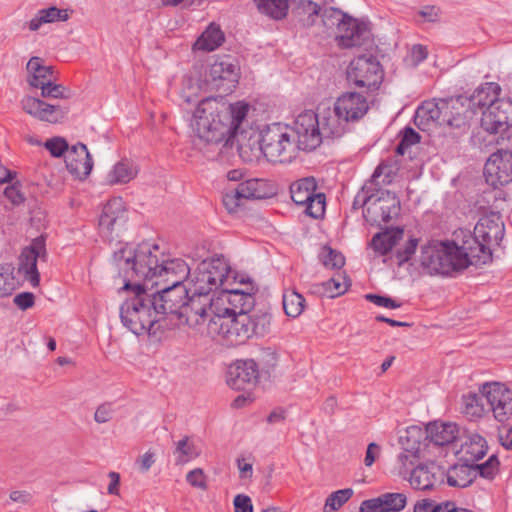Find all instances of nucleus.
Listing matches in <instances>:
<instances>
[{
  "mask_svg": "<svg viewBox=\"0 0 512 512\" xmlns=\"http://www.w3.org/2000/svg\"><path fill=\"white\" fill-rule=\"evenodd\" d=\"M480 88H476L472 95L464 96L459 95L456 97L446 98L447 104L452 105L454 108L449 109L446 118L451 121H447V126L451 128H465L470 125V122L477 115V111L480 107Z\"/></svg>",
  "mask_w": 512,
  "mask_h": 512,
  "instance_id": "f3484780",
  "label": "nucleus"
},
{
  "mask_svg": "<svg viewBox=\"0 0 512 512\" xmlns=\"http://www.w3.org/2000/svg\"><path fill=\"white\" fill-rule=\"evenodd\" d=\"M400 209V200L395 193L378 190V194H373L368 207L363 210V217L369 224L380 226L398 216Z\"/></svg>",
  "mask_w": 512,
  "mask_h": 512,
  "instance_id": "dca6fc26",
  "label": "nucleus"
},
{
  "mask_svg": "<svg viewBox=\"0 0 512 512\" xmlns=\"http://www.w3.org/2000/svg\"><path fill=\"white\" fill-rule=\"evenodd\" d=\"M247 148L255 158L263 155L272 162L290 161L298 151L289 126H283L280 123H273L260 132H253L248 139V144L240 143V154L246 153Z\"/></svg>",
  "mask_w": 512,
  "mask_h": 512,
  "instance_id": "423d86ee",
  "label": "nucleus"
},
{
  "mask_svg": "<svg viewBox=\"0 0 512 512\" xmlns=\"http://www.w3.org/2000/svg\"><path fill=\"white\" fill-rule=\"evenodd\" d=\"M395 171L391 164L381 162L374 170L369 183L375 186L390 184L394 178Z\"/></svg>",
  "mask_w": 512,
  "mask_h": 512,
  "instance_id": "de8ad7c7",
  "label": "nucleus"
},
{
  "mask_svg": "<svg viewBox=\"0 0 512 512\" xmlns=\"http://www.w3.org/2000/svg\"><path fill=\"white\" fill-rule=\"evenodd\" d=\"M456 503L453 501L436 502L432 499H422L415 503L414 512H455Z\"/></svg>",
  "mask_w": 512,
  "mask_h": 512,
  "instance_id": "c03bdc74",
  "label": "nucleus"
},
{
  "mask_svg": "<svg viewBox=\"0 0 512 512\" xmlns=\"http://www.w3.org/2000/svg\"><path fill=\"white\" fill-rule=\"evenodd\" d=\"M402 230L397 232H381L373 236L370 245L380 255H387L392 248L397 244L398 240L402 236Z\"/></svg>",
  "mask_w": 512,
  "mask_h": 512,
  "instance_id": "58836bf2",
  "label": "nucleus"
},
{
  "mask_svg": "<svg viewBox=\"0 0 512 512\" xmlns=\"http://www.w3.org/2000/svg\"><path fill=\"white\" fill-rule=\"evenodd\" d=\"M16 286L11 264L0 265V298L12 294Z\"/></svg>",
  "mask_w": 512,
  "mask_h": 512,
  "instance_id": "09e8293b",
  "label": "nucleus"
},
{
  "mask_svg": "<svg viewBox=\"0 0 512 512\" xmlns=\"http://www.w3.org/2000/svg\"><path fill=\"white\" fill-rule=\"evenodd\" d=\"M289 129L292 139H295L297 143L298 150L311 151L322 142L318 114L312 110H305L300 113Z\"/></svg>",
  "mask_w": 512,
  "mask_h": 512,
  "instance_id": "4468645a",
  "label": "nucleus"
},
{
  "mask_svg": "<svg viewBox=\"0 0 512 512\" xmlns=\"http://www.w3.org/2000/svg\"><path fill=\"white\" fill-rule=\"evenodd\" d=\"M334 107L348 123L358 121L369 109L366 97L357 92L343 93L335 101Z\"/></svg>",
  "mask_w": 512,
  "mask_h": 512,
  "instance_id": "393cba45",
  "label": "nucleus"
},
{
  "mask_svg": "<svg viewBox=\"0 0 512 512\" xmlns=\"http://www.w3.org/2000/svg\"><path fill=\"white\" fill-rule=\"evenodd\" d=\"M207 267L208 264L201 262L193 272L190 271L186 285L191 293L210 296V293L219 291L215 286V278L209 275Z\"/></svg>",
  "mask_w": 512,
  "mask_h": 512,
  "instance_id": "c756f323",
  "label": "nucleus"
},
{
  "mask_svg": "<svg viewBox=\"0 0 512 512\" xmlns=\"http://www.w3.org/2000/svg\"><path fill=\"white\" fill-rule=\"evenodd\" d=\"M45 258V240L42 237L34 239L29 247L23 249L19 257V273L34 287L38 286L40 281L37 260Z\"/></svg>",
  "mask_w": 512,
  "mask_h": 512,
  "instance_id": "412c9836",
  "label": "nucleus"
},
{
  "mask_svg": "<svg viewBox=\"0 0 512 512\" xmlns=\"http://www.w3.org/2000/svg\"><path fill=\"white\" fill-rule=\"evenodd\" d=\"M127 222V211L120 199L108 201L103 207L99 227L107 236L118 237Z\"/></svg>",
  "mask_w": 512,
  "mask_h": 512,
  "instance_id": "5701e85b",
  "label": "nucleus"
},
{
  "mask_svg": "<svg viewBox=\"0 0 512 512\" xmlns=\"http://www.w3.org/2000/svg\"><path fill=\"white\" fill-rule=\"evenodd\" d=\"M458 453L462 462H468L474 464L476 468H480V435L469 436L461 444Z\"/></svg>",
  "mask_w": 512,
  "mask_h": 512,
  "instance_id": "e433bc0d",
  "label": "nucleus"
},
{
  "mask_svg": "<svg viewBox=\"0 0 512 512\" xmlns=\"http://www.w3.org/2000/svg\"><path fill=\"white\" fill-rule=\"evenodd\" d=\"M360 512H385L381 497L363 501L360 506Z\"/></svg>",
  "mask_w": 512,
  "mask_h": 512,
  "instance_id": "774afa93",
  "label": "nucleus"
},
{
  "mask_svg": "<svg viewBox=\"0 0 512 512\" xmlns=\"http://www.w3.org/2000/svg\"><path fill=\"white\" fill-rule=\"evenodd\" d=\"M22 109L32 117L49 123L62 121L68 113L67 108L50 104L39 98L26 96L21 100Z\"/></svg>",
  "mask_w": 512,
  "mask_h": 512,
  "instance_id": "b1692460",
  "label": "nucleus"
},
{
  "mask_svg": "<svg viewBox=\"0 0 512 512\" xmlns=\"http://www.w3.org/2000/svg\"><path fill=\"white\" fill-rule=\"evenodd\" d=\"M498 440L505 449L512 448V426L502 425L498 427Z\"/></svg>",
  "mask_w": 512,
  "mask_h": 512,
  "instance_id": "338daca9",
  "label": "nucleus"
},
{
  "mask_svg": "<svg viewBox=\"0 0 512 512\" xmlns=\"http://www.w3.org/2000/svg\"><path fill=\"white\" fill-rule=\"evenodd\" d=\"M156 288L151 294L161 320L168 314L177 316L191 293L187 285H165Z\"/></svg>",
  "mask_w": 512,
  "mask_h": 512,
  "instance_id": "a211bd4d",
  "label": "nucleus"
},
{
  "mask_svg": "<svg viewBox=\"0 0 512 512\" xmlns=\"http://www.w3.org/2000/svg\"><path fill=\"white\" fill-rule=\"evenodd\" d=\"M258 377V366L254 360H237L229 366L226 382L234 390H246L257 383Z\"/></svg>",
  "mask_w": 512,
  "mask_h": 512,
  "instance_id": "4be33fe9",
  "label": "nucleus"
},
{
  "mask_svg": "<svg viewBox=\"0 0 512 512\" xmlns=\"http://www.w3.org/2000/svg\"><path fill=\"white\" fill-rule=\"evenodd\" d=\"M501 86L496 82L482 83V130L497 134L512 127V80L509 96L500 97Z\"/></svg>",
  "mask_w": 512,
  "mask_h": 512,
  "instance_id": "6e6552de",
  "label": "nucleus"
},
{
  "mask_svg": "<svg viewBox=\"0 0 512 512\" xmlns=\"http://www.w3.org/2000/svg\"><path fill=\"white\" fill-rule=\"evenodd\" d=\"M209 76L217 87L221 85L217 82H227L230 84L227 89H230L234 83L238 82L239 66L232 58L224 57L210 66Z\"/></svg>",
  "mask_w": 512,
  "mask_h": 512,
  "instance_id": "cd10ccee",
  "label": "nucleus"
},
{
  "mask_svg": "<svg viewBox=\"0 0 512 512\" xmlns=\"http://www.w3.org/2000/svg\"><path fill=\"white\" fill-rule=\"evenodd\" d=\"M270 324L271 315L264 311L225 315L218 310L209 319L207 333L213 337H221L230 345H240L253 336H264L268 333Z\"/></svg>",
  "mask_w": 512,
  "mask_h": 512,
  "instance_id": "20e7f679",
  "label": "nucleus"
},
{
  "mask_svg": "<svg viewBox=\"0 0 512 512\" xmlns=\"http://www.w3.org/2000/svg\"><path fill=\"white\" fill-rule=\"evenodd\" d=\"M478 474H480V468H476L474 464L462 462L448 470L447 483L453 487L464 488L470 485Z\"/></svg>",
  "mask_w": 512,
  "mask_h": 512,
  "instance_id": "7c9ffc66",
  "label": "nucleus"
},
{
  "mask_svg": "<svg viewBox=\"0 0 512 512\" xmlns=\"http://www.w3.org/2000/svg\"><path fill=\"white\" fill-rule=\"evenodd\" d=\"M132 279H123L124 289L131 290L133 295L120 306L122 324L135 335L151 333L154 325L161 320L155 306L151 290L145 283L131 284Z\"/></svg>",
  "mask_w": 512,
  "mask_h": 512,
  "instance_id": "39448f33",
  "label": "nucleus"
},
{
  "mask_svg": "<svg viewBox=\"0 0 512 512\" xmlns=\"http://www.w3.org/2000/svg\"><path fill=\"white\" fill-rule=\"evenodd\" d=\"M218 307L213 297L208 295H197L190 293L187 297L183 308L177 315L181 324L188 325L189 327L204 333V328L207 329L209 319L217 313Z\"/></svg>",
  "mask_w": 512,
  "mask_h": 512,
  "instance_id": "9b49d317",
  "label": "nucleus"
},
{
  "mask_svg": "<svg viewBox=\"0 0 512 512\" xmlns=\"http://www.w3.org/2000/svg\"><path fill=\"white\" fill-rule=\"evenodd\" d=\"M45 148L53 157H61L65 152L68 154L71 147L64 138L53 137L45 142Z\"/></svg>",
  "mask_w": 512,
  "mask_h": 512,
  "instance_id": "5fc2aeb1",
  "label": "nucleus"
},
{
  "mask_svg": "<svg viewBox=\"0 0 512 512\" xmlns=\"http://www.w3.org/2000/svg\"><path fill=\"white\" fill-rule=\"evenodd\" d=\"M353 490L345 488L331 493L326 499L324 512H334L341 508L352 496Z\"/></svg>",
  "mask_w": 512,
  "mask_h": 512,
  "instance_id": "49530a36",
  "label": "nucleus"
},
{
  "mask_svg": "<svg viewBox=\"0 0 512 512\" xmlns=\"http://www.w3.org/2000/svg\"><path fill=\"white\" fill-rule=\"evenodd\" d=\"M418 245V240L416 238H411L405 244L403 249H399L397 251V258L399 260V264H403L411 259L412 255L415 253Z\"/></svg>",
  "mask_w": 512,
  "mask_h": 512,
  "instance_id": "680f3d73",
  "label": "nucleus"
},
{
  "mask_svg": "<svg viewBox=\"0 0 512 512\" xmlns=\"http://www.w3.org/2000/svg\"><path fill=\"white\" fill-rule=\"evenodd\" d=\"M113 264L123 279H143L154 287L186 285L190 267L180 258L169 259L158 244L143 241L114 252Z\"/></svg>",
  "mask_w": 512,
  "mask_h": 512,
  "instance_id": "f257e3e1",
  "label": "nucleus"
},
{
  "mask_svg": "<svg viewBox=\"0 0 512 512\" xmlns=\"http://www.w3.org/2000/svg\"><path fill=\"white\" fill-rule=\"evenodd\" d=\"M224 40L225 35L223 31L218 25L212 23L196 40L193 45V49L211 52L220 47Z\"/></svg>",
  "mask_w": 512,
  "mask_h": 512,
  "instance_id": "72a5a7b5",
  "label": "nucleus"
},
{
  "mask_svg": "<svg viewBox=\"0 0 512 512\" xmlns=\"http://www.w3.org/2000/svg\"><path fill=\"white\" fill-rule=\"evenodd\" d=\"M253 290L254 288L251 284L248 285L246 290L233 288L231 284H229L219 293V296L215 300L216 306L219 302L228 303L229 307L218 309L225 315H240V313L251 314L250 312L255 305Z\"/></svg>",
  "mask_w": 512,
  "mask_h": 512,
  "instance_id": "aec40b11",
  "label": "nucleus"
},
{
  "mask_svg": "<svg viewBox=\"0 0 512 512\" xmlns=\"http://www.w3.org/2000/svg\"><path fill=\"white\" fill-rule=\"evenodd\" d=\"M235 512H253L252 501L249 496L238 494L235 496L234 501Z\"/></svg>",
  "mask_w": 512,
  "mask_h": 512,
  "instance_id": "69168bd1",
  "label": "nucleus"
},
{
  "mask_svg": "<svg viewBox=\"0 0 512 512\" xmlns=\"http://www.w3.org/2000/svg\"><path fill=\"white\" fill-rule=\"evenodd\" d=\"M318 123L322 134V139H334L344 135L348 129V122L344 120L335 107L324 109L318 114Z\"/></svg>",
  "mask_w": 512,
  "mask_h": 512,
  "instance_id": "bb28decb",
  "label": "nucleus"
},
{
  "mask_svg": "<svg viewBox=\"0 0 512 512\" xmlns=\"http://www.w3.org/2000/svg\"><path fill=\"white\" fill-rule=\"evenodd\" d=\"M459 435L458 426L451 422H432L426 426V439L436 446H448Z\"/></svg>",
  "mask_w": 512,
  "mask_h": 512,
  "instance_id": "c85d7f7f",
  "label": "nucleus"
},
{
  "mask_svg": "<svg viewBox=\"0 0 512 512\" xmlns=\"http://www.w3.org/2000/svg\"><path fill=\"white\" fill-rule=\"evenodd\" d=\"M372 186L369 181L365 183V185L362 187L361 191L357 193V195L354 198L353 201V208H367L369 203L371 202L373 193L370 194V191H372Z\"/></svg>",
  "mask_w": 512,
  "mask_h": 512,
  "instance_id": "13d9d810",
  "label": "nucleus"
},
{
  "mask_svg": "<svg viewBox=\"0 0 512 512\" xmlns=\"http://www.w3.org/2000/svg\"><path fill=\"white\" fill-rule=\"evenodd\" d=\"M347 79L357 88L373 91L382 83L383 70L374 56L361 55L350 62Z\"/></svg>",
  "mask_w": 512,
  "mask_h": 512,
  "instance_id": "f8f14e48",
  "label": "nucleus"
},
{
  "mask_svg": "<svg viewBox=\"0 0 512 512\" xmlns=\"http://www.w3.org/2000/svg\"><path fill=\"white\" fill-rule=\"evenodd\" d=\"M201 262L202 264L209 265V267H207V271L210 272L209 275L215 278V286L219 290V293L223 291V288L230 284L231 268L228 261L222 255H215Z\"/></svg>",
  "mask_w": 512,
  "mask_h": 512,
  "instance_id": "2f4dec72",
  "label": "nucleus"
},
{
  "mask_svg": "<svg viewBox=\"0 0 512 512\" xmlns=\"http://www.w3.org/2000/svg\"><path fill=\"white\" fill-rule=\"evenodd\" d=\"M500 471V461L496 454H492L482 463V478L493 480Z\"/></svg>",
  "mask_w": 512,
  "mask_h": 512,
  "instance_id": "6e6d98bb",
  "label": "nucleus"
},
{
  "mask_svg": "<svg viewBox=\"0 0 512 512\" xmlns=\"http://www.w3.org/2000/svg\"><path fill=\"white\" fill-rule=\"evenodd\" d=\"M321 12L319 4L311 0H300L296 6V13L303 26L310 27L314 25Z\"/></svg>",
  "mask_w": 512,
  "mask_h": 512,
  "instance_id": "79ce46f5",
  "label": "nucleus"
},
{
  "mask_svg": "<svg viewBox=\"0 0 512 512\" xmlns=\"http://www.w3.org/2000/svg\"><path fill=\"white\" fill-rule=\"evenodd\" d=\"M237 193L243 199H262L265 198V181L262 179H249L237 185Z\"/></svg>",
  "mask_w": 512,
  "mask_h": 512,
  "instance_id": "a19ab883",
  "label": "nucleus"
},
{
  "mask_svg": "<svg viewBox=\"0 0 512 512\" xmlns=\"http://www.w3.org/2000/svg\"><path fill=\"white\" fill-rule=\"evenodd\" d=\"M173 454L176 464H184L200 455V450L188 436H184L176 443Z\"/></svg>",
  "mask_w": 512,
  "mask_h": 512,
  "instance_id": "ea45409f",
  "label": "nucleus"
},
{
  "mask_svg": "<svg viewBox=\"0 0 512 512\" xmlns=\"http://www.w3.org/2000/svg\"><path fill=\"white\" fill-rule=\"evenodd\" d=\"M462 237L461 244L455 241L432 240L421 247L420 263L430 275L448 276L465 269L471 259L479 257L480 242L469 230H460L456 237Z\"/></svg>",
  "mask_w": 512,
  "mask_h": 512,
  "instance_id": "7ed1b4c3",
  "label": "nucleus"
},
{
  "mask_svg": "<svg viewBox=\"0 0 512 512\" xmlns=\"http://www.w3.org/2000/svg\"><path fill=\"white\" fill-rule=\"evenodd\" d=\"M20 183L16 182L4 189V196L13 204L20 205L25 201V196L21 192Z\"/></svg>",
  "mask_w": 512,
  "mask_h": 512,
  "instance_id": "bf43d9fd",
  "label": "nucleus"
},
{
  "mask_svg": "<svg viewBox=\"0 0 512 512\" xmlns=\"http://www.w3.org/2000/svg\"><path fill=\"white\" fill-rule=\"evenodd\" d=\"M365 298L379 307L396 309L401 306V303L387 296H381L377 294H366Z\"/></svg>",
  "mask_w": 512,
  "mask_h": 512,
  "instance_id": "052dcab7",
  "label": "nucleus"
},
{
  "mask_svg": "<svg viewBox=\"0 0 512 512\" xmlns=\"http://www.w3.org/2000/svg\"><path fill=\"white\" fill-rule=\"evenodd\" d=\"M380 497L385 512H399L405 508L407 503L406 495L403 493H385Z\"/></svg>",
  "mask_w": 512,
  "mask_h": 512,
  "instance_id": "8fccbe9b",
  "label": "nucleus"
},
{
  "mask_svg": "<svg viewBox=\"0 0 512 512\" xmlns=\"http://www.w3.org/2000/svg\"><path fill=\"white\" fill-rule=\"evenodd\" d=\"M26 69L29 74L28 83L34 88H39L45 82L54 79L53 67L44 65V60L40 57H31Z\"/></svg>",
  "mask_w": 512,
  "mask_h": 512,
  "instance_id": "473e14b6",
  "label": "nucleus"
},
{
  "mask_svg": "<svg viewBox=\"0 0 512 512\" xmlns=\"http://www.w3.org/2000/svg\"><path fill=\"white\" fill-rule=\"evenodd\" d=\"M462 413L470 421L480 418V403L476 392H468L462 396Z\"/></svg>",
  "mask_w": 512,
  "mask_h": 512,
  "instance_id": "a18cd8bd",
  "label": "nucleus"
},
{
  "mask_svg": "<svg viewBox=\"0 0 512 512\" xmlns=\"http://www.w3.org/2000/svg\"><path fill=\"white\" fill-rule=\"evenodd\" d=\"M139 172L138 166L127 159L117 162L107 174L109 184H125L133 180Z\"/></svg>",
  "mask_w": 512,
  "mask_h": 512,
  "instance_id": "f704fd0d",
  "label": "nucleus"
},
{
  "mask_svg": "<svg viewBox=\"0 0 512 512\" xmlns=\"http://www.w3.org/2000/svg\"><path fill=\"white\" fill-rule=\"evenodd\" d=\"M249 109L242 101L229 104L222 97H207L197 105L190 126L194 135L207 144L227 143L244 133L242 124Z\"/></svg>",
  "mask_w": 512,
  "mask_h": 512,
  "instance_id": "f03ea898",
  "label": "nucleus"
},
{
  "mask_svg": "<svg viewBox=\"0 0 512 512\" xmlns=\"http://www.w3.org/2000/svg\"><path fill=\"white\" fill-rule=\"evenodd\" d=\"M243 199V197H240L237 193V188H235L231 192H227L223 196V204L226 207V209L232 213L235 212L236 209L240 206V201Z\"/></svg>",
  "mask_w": 512,
  "mask_h": 512,
  "instance_id": "0e129e2a",
  "label": "nucleus"
},
{
  "mask_svg": "<svg viewBox=\"0 0 512 512\" xmlns=\"http://www.w3.org/2000/svg\"><path fill=\"white\" fill-rule=\"evenodd\" d=\"M419 141L420 135L413 128L406 127L403 130L402 138L397 145L396 152L400 155H404L408 148L417 144Z\"/></svg>",
  "mask_w": 512,
  "mask_h": 512,
  "instance_id": "864d4df0",
  "label": "nucleus"
},
{
  "mask_svg": "<svg viewBox=\"0 0 512 512\" xmlns=\"http://www.w3.org/2000/svg\"><path fill=\"white\" fill-rule=\"evenodd\" d=\"M320 259L325 267L331 269H340L345 264L344 256L330 247H324L322 249Z\"/></svg>",
  "mask_w": 512,
  "mask_h": 512,
  "instance_id": "3c124183",
  "label": "nucleus"
},
{
  "mask_svg": "<svg viewBox=\"0 0 512 512\" xmlns=\"http://www.w3.org/2000/svg\"><path fill=\"white\" fill-rule=\"evenodd\" d=\"M486 145L496 144L500 148L492 153L485 162L483 175L491 190H500L498 186L512 181V127L506 132L490 134L482 138Z\"/></svg>",
  "mask_w": 512,
  "mask_h": 512,
  "instance_id": "1a4fd4ad",
  "label": "nucleus"
},
{
  "mask_svg": "<svg viewBox=\"0 0 512 512\" xmlns=\"http://www.w3.org/2000/svg\"><path fill=\"white\" fill-rule=\"evenodd\" d=\"M49 23L55 22H65L69 20L71 13L73 10L70 9H60L56 6H51L43 9Z\"/></svg>",
  "mask_w": 512,
  "mask_h": 512,
  "instance_id": "4d7b16f0",
  "label": "nucleus"
},
{
  "mask_svg": "<svg viewBox=\"0 0 512 512\" xmlns=\"http://www.w3.org/2000/svg\"><path fill=\"white\" fill-rule=\"evenodd\" d=\"M66 167L69 172L77 177H87L93 168V159L87 146L77 143L68 150L65 156Z\"/></svg>",
  "mask_w": 512,
  "mask_h": 512,
  "instance_id": "a878e982",
  "label": "nucleus"
},
{
  "mask_svg": "<svg viewBox=\"0 0 512 512\" xmlns=\"http://www.w3.org/2000/svg\"><path fill=\"white\" fill-rule=\"evenodd\" d=\"M260 13L272 19L284 18L289 9V0H254Z\"/></svg>",
  "mask_w": 512,
  "mask_h": 512,
  "instance_id": "4c0bfd02",
  "label": "nucleus"
},
{
  "mask_svg": "<svg viewBox=\"0 0 512 512\" xmlns=\"http://www.w3.org/2000/svg\"><path fill=\"white\" fill-rule=\"evenodd\" d=\"M290 195L296 205L305 206V213L319 219L325 213L326 197L317 192V183L314 177H305L290 185Z\"/></svg>",
  "mask_w": 512,
  "mask_h": 512,
  "instance_id": "ddd939ff",
  "label": "nucleus"
},
{
  "mask_svg": "<svg viewBox=\"0 0 512 512\" xmlns=\"http://www.w3.org/2000/svg\"><path fill=\"white\" fill-rule=\"evenodd\" d=\"M439 482L435 473L428 466L420 465L414 468L409 477L410 485L417 490H430Z\"/></svg>",
  "mask_w": 512,
  "mask_h": 512,
  "instance_id": "c9c22d12",
  "label": "nucleus"
},
{
  "mask_svg": "<svg viewBox=\"0 0 512 512\" xmlns=\"http://www.w3.org/2000/svg\"><path fill=\"white\" fill-rule=\"evenodd\" d=\"M322 20L326 26H337L336 39L342 48L361 46L370 37V31L365 23L343 14L339 9H325Z\"/></svg>",
  "mask_w": 512,
  "mask_h": 512,
  "instance_id": "9d476101",
  "label": "nucleus"
},
{
  "mask_svg": "<svg viewBox=\"0 0 512 512\" xmlns=\"http://www.w3.org/2000/svg\"><path fill=\"white\" fill-rule=\"evenodd\" d=\"M305 307L304 297L294 290L283 293V308L287 316L296 318L300 316Z\"/></svg>",
  "mask_w": 512,
  "mask_h": 512,
  "instance_id": "37998d69",
  "label": "nucleus"
},
{
  "mask_svg": "<svg viewBox=\"0 0 512 512\" xmlns=\"http://www.w3.org/2000/svg\"><path fill=\"white\" fill-rule=\"evenodd\" d=\"M13 302L19 309L27 310L34 305L35 296L31 292H22L14 297Z\"/></svg>",
  "mask_w": 512,
  "mask_h": 512,
  "instance_id": "e2e57ef3",
  "label": "nucleus"
},
{
  "mask_svg": "<svg viewBox=\"0 0 512 512\" xmlns=\"http://www.w3.org/2000/svg\"><path fill=\"white\" fill-rule=\"evenodd\" d=\"M482 397L485 398L488 410L496 421L504 423L512 417V390L504 383H483Z\"/></svg>",
  "mask_w": 512,
  "mask_h": 512,
  "instance_id": "2eb2a0df",
  "label": "nucleus"
},
{
  "mask_svg": "<svg viewBox=\"0 0 512 512\" xmlns=\"http://www.w3.org/2000/svg\"><path fill=\"white\" fill-rule=\"evenodd\" d=\"M450 108L454 107L449 106L443 98L424 101L416 110L414 123L423 131H428L431 127L447 126V121L450 120L446 116Z\"/></svg>",
  "mask_w": 512,
  "mask_h": 512,
  "instance_id": "6ab92c4d",
  "label": "nucleus"
},
{
  "mask_svg": "<svg viewBox=\"0 0 512 512\" xmlns=\"http://www.w3.org/2000/svg\"><path fill=\"white\" fill-rule=\"evenodd\" d=\"M503 190H487L482 193V264L492 261L504 237L501 211L505 206Z\"/></svg>",
  "mask_w": 512,
  "mask_h": 512,
  "instance_id": "0eeeda50",
  "label": "nucleus"
},
{
  "mask_svg": "<svg viewBox=\"0 0 512 512\" xmlns=\"http://www.w3.org/2000/svg\"><path fill=\"white\" fill-rule=\"evenodd\" d=\"M39 88L41 89V96L43 98L64 99L69 97L66 93L68 90L60 84L53 83V80L45 82L44 85Z\"/></svg>",
  "mask_w": 512,
  "mask_h": 512,
  "instance_id": "603ef678",
  "label": "nucleus"
}]
</instances>
